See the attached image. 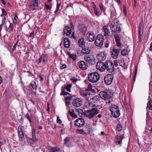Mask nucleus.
Returning a JSON list of instances; mask_svg holds the SVG:
<instances>
[{"mask_svg":"<svg viewBox=\"0 0 152 152\" xmlns=\"http://www.w3.org/2000/svg\"><path fill=\"white\" fill-rule=\"evenodd\" d=\"M92 106L94 107H95L92 108L91 110H88V111L90 112V114H96L99 113V110L97 108L96 105L95 104H93Z\"/></svg>","mask_w":152,"mask_h":152,"instance_id":"19","label":"nucleus"},{"mask_svg":"<svg viewBox=\"0 0 152 152\" xmlns=\"http://www.w3.org/2000/svg\"><path fill=\"white\" fill-rule=\"evenodd\" d=\"M45 7L46 9L50 10L51 7V6L49 5H48L45 4Z\"/></svg>","mask_w":152,"mask_h":152,"instance_id":"57","label":"nucleus"},{"mask_svg":"<svg viewBox=\"0 0 152 152\" xmlns=\"http://www.w3.org/2000/svg\"><path fill=\"white\" fill-rule=\"evenodd\" d=\"M95 12L96 15L97 16H99V14L97 10H95Z\"/></svg>","mask_w":152,"mask_h":152,"instance_id":"62","label":"nucleus"},{"mask_svg":"<svg viewBox=\"0 0 152 152\" xmlns=\"http://www.w3.org/2000/svg\"><path fill=\"white\" fill-rule=\"evenodd\" d=\"M95 115H85L86 117H88L89 118H91L94 117Z\"/></svg>","mask_w":152,"mask_h":152,"instance_id":"46","label":"nucleus"},{"mask_svg":"<svg viewBox=\"0 0 152 152\" xmlns=\"http://www.w3.org/2000/svg\"><path fill=\"white\" fill-rule=\"evenodd\" d=\"M70 115L73 118H77V115Z\"/></svg>","mask_w":152,"mask_h":152,"instance_id":"64","label":"nucleus"},{"mask_svg":"<svg viewBox=\"0 0 152 152\" xmlns=\"http://www.w3.org/2000/svg\"><path fill=\"white\" fill-rule=\"evenodd\" d=\"M25 132H18L19 140L23 141L24 138V134Z\"/></svg>","mask_w":152,"mask_h":152,"instance_id":"27","label":"nucleus"},{"mask_svg":"<svg viewBox=\"0 0 152 152\" xmlns=\"http://www.w3.org/2000/svg\"><path fill=\"white\" fill-rule=\"evenodd\" d=\"M103 30L104 32V35L107 36L109 35V34L110 33V31L107 28V26H104L103 27Z\"/></svg>","mask_w":152,"mask_h":152,"instance_id":"26","label":"nucleus"},{"mask_svg":"<svg viewBox=\"0 0 152 152\" xmlns=\"http://www.w3.org/2000/svg\"><path fill=\"white\" fill-rule=\"evenodd\" d=\"M115 42H116L117 46L118 47H120L121 46V43L120 42V40H116Z\"/></svg>","mask_w":152,"mask_h":152,"instance_id":"41","label":"nucleus"},{"mask_svg":"<svg viewBox=\"0 0 152 152\" xmlns=\"http://www.w3.org/2000/svg\"><path fill=\"white\" fill-rule=\"evenodd\" d=\"M95 35L92 32H89L86 34V39L88 40L89 42L93 41L95 39Z\"/></svg>","mask_w":152,"mask_h":152,"instance_id":"15","label":"nucleus"},{"mask_svg":"<svg viewBox=\"0 0 152 152\" xmlns=\"http://www.w3.org/2000/svg\"><path fill=\"white\" fill-rule=\"evenodd\" d=\"M119 21L117 19H115L114 22L112 23L110 26V29L112 31L114 32H120L121 31V29L120 26H118Z\"/></svg>","mask_w":152,"mask_h":152,"instance_id":"2","label":"nucleus"},{"mask_svg":"<svg viewBox=\"0 0 152 152\" xmlns=\"http://www.w3.org/2000/svg\"><path fill=\"white\" fill-rule=\"evenodd\" d=\"M79 66L80 68L83 70H86L87 67V63L83 61H80L78 62Z\"/></svg>","mask_w":152,"mask_h":152,"instance_id":"18","label":"nucleus"},{"mask_svg":"<svg viewBox=\"0 0 152 152\" xmlns=\"http://www.w3.org/2000/svg\"><path fill=\"white\" fill-rule=\"evenodd\" d=\"M77 134H85L86 133L82 129H77Z\"/></svg>","mask_w":152,"mask_h":152,"instance_id":"35","label":"nucleus"},{"mask_svg":"<svg viewBox=\"0 0 152 152\" xmlns=\"http://www.w3.org/2000/svg\"><path fill=\"white\" fill-rule=\"evenodd\" d=\"M64 93H65L64 90H63V91H62V92L61 93L60 95H63L64 96L66 95V94H65Z\"/></svg>","mask_w":152,"mask_h":152,"instance_id":"61","label":"nucleus"},{"mask_svg":"<svg viewBox=\"0 0 152 152\" xmlns=\"http://www.w3.org/2000/svg\"><path fill=\"white\" fill-rule=\"evenodd\" d=\"M120 115H113V116L115 118H116L119 117Z\"/></svg>","mask_w":152,"mask_h":152,"instance_id":"63","label":"nucleus"},{"mask_svg":"<svg viewBox=\"0 0 152 152\" xmlns=\"http://www.w3.org/2000/svg\"><path fill=\"white\" fill-rule=\"evenodd\" d=\"M39 6L38 0H32L31 2L29 9L31 10L34 11L36 10V7Z\"/></svg>","mask_w":152,"mask_h":152,"instance_id":"11","label":"nucleus"},{"mask_svg":"<svg viewBox=\"0 0 152 152\" xmlns=\"http://www.w3.org/2000/svg\"><path fill=\"white\" fill-rule=\"evenodd\" d=\"M147 107L150 110L152 109V100H150L148 102L147 104Z\"/></svg>","mask_w":152,"mask_h":152,"instance_id":"34","label":"nucleus"},{"mask_svg":"<svg viewBox=\"0 0 152 152\" xmlns=\"http://www.w3.org/2000/svg\"><path fill=\"white\" fill-rule=\"evenodd\" d=\"M121 48V47L117 48L116 46L113 47V49L112 51V57L114 58L115 59L118 56Z\"/></svg>","mask_w":152,"mask_h":152,"instance_id":"8","label":"nucleus"},{"mask_svg":"<svg viewBox=\"0 0 152 152\" xmlns=\"http://www.w3.org/2000/svg\"><path fill=\"white\" fill-rule=\"evenodd\" d=\"M96 68L101 71H103L105 69V63L102 62H98L96 64Z\"/></svg>","mask_w":152,"mask_h":152,"instance_id":"17","label":"nucleus"},{"mask_svg":"<svg viewBox=\"0 0 152 152\" xmlns=\"http://www.w3.org/2000/svg\"><path fill=\"white\" fill-rule=\"evenodd\" d=\"M34 31H32L30 35V37H31L32 38L34 37Z\"/></svg>","mask_w":152,"mask_h":152,"instance_id":"56","label":"nucleus"},{"mask_svg":"<svg viewBox=\"0 0 152 152\" xmlns=\"http://www.w3.org/2000/svg\"><path fill=\"white\" fill-rule=\"evenodd\" d=\"M100 97L104 100H106L111 98L112 94L110 92L104 91H100L99 94Z\"/></svg>","mask_w":152,"mask_h":152,"instance_id":"3","label":"nucleus"},{"mask_svg":"<svg viewBox=\"0 0 152 152\" xmlns=\"http://www.w3.org/2000/svg\"><path fill=\"white\" fill-rule=\"evenodd\" d=\"M109 72H112L114 70L113 63L110 61H107L105 63V69Z\"/></svg>","mask_w":152,"mask_h":152,"instance_id":"6","label":"nucleus"},{"mask_svg":"<svg viewBox=\"0 0 152 152\" xmlns=\"http://www.w3.org/2000/svg\"><path fill=\"white\" fill-rule=\"evenodd\" d=\"M76 111L78 112V113L80 114H86L85 113H84L82 110H76Z\"/></svg>","mask_w":152,"mask_h":152,"instance_id":"45","label":"nucleus"},{"mask_svg":"<svg viewBox=\"0 0 152 152\" xmlns=\"http://www.w3.org/2000/svg\"><path fill=\"white\" fill-rule=\"evenodd\" d=\"M2 10V14H3L4 15L6 16L7 15V12L4 9H1Z\"/></svg>","mask_w":152,"mask_h":152,"instance_id":"52","label":"nucleus"},{"mask_svg":"<svg viewBox=\"0 0 152 152\" xmlns=\"http://www.w3.org/2000/svg\"><path fill=\"white\" fill-rule=\"evenodd\" d=\"M70 139V137H66L64 140V143L66 144L67 142H68Z\"/></svg>","mask_w":152,"mask_h":152,"instance_id":"40","label":"nucleus"},{"mask_svg":"<svg viewBox=\"0 0 152 152\" xmlns=\"http://www.w3.org/2000/svg\"><path fill=\"white\" fill-rule=\"evenodd\" d=\"M68 54L69 55V57L73 60H75L76 59L77 56L76 55L74 54H71L69 52L68 53Z\"/></svg>","mask_w":152,"mask_h":152,"instance_id":"30","label":"nucleus"},{"mask_svg":"<svg viewBox=\"0 0 152 152\" xmlns=\"http://www.w3.org/2000/svg\"><path fill=\"white\" fill-rule=\"evenodd\" d=\"M116 129L117 131V133H120L121 134V132H124L122 130V125L120 124H118L117 125Z\"/></svg>","mask_w":152,"mask_h":152,"instance_id":"25","label":"nucleus"},{"mask_svg":"<svg viewBox=\"0 0 152 152\" xmlns=\"http://www.w3.org/2000/svg\"><path fill=\"white\" fill-rule=\"evenodd\" d=\"M69 114H74V112L73 110L72 109H70L69 110Z\"/></svg>","mask_w":152,"mask_h":152,"instance_id":"53","label":"nucleus"},{"mask_svg":"<svg viewBox=\"0 0 152 152\" xmlns=\"http://www.w3.org/2000/svg\"><path fill=\"white\" fill-rule=\"evenodd\" d=\"M60 6V4H58V3H57V4L56 9V10L55 12V13L56 12L59 10V8Z\"/></svg>","mask_w":152,"mask_h":152,"instance_id":"49","label":"nucleus"},{"mask_svg":"<svg viewBox=\"0 0 152 152\" xmlns=\"http://www.w3.org/2000/svg\"><path fill=\"white\" fill-rule=\"evenodd\" d=\"M100 98L98 96H94L90 100V103H89V105L92 103H97L99 100Z\"/></svg>","mask_w":152,"mask_h":152,"instance_id":"22","label":"nucleus"},{"mask_svg":"<svg viewBox=\"0 0 152 152\" xmlns=\"http://www.w3.org/2000/svg\"><path fill=\"white\" fill-rule=\"evenodd\" d=\"M64 46L66 48H69L70 46V41L69 39L67 37L64 39Z\"/></svg>","mask_w":152,"mask_h":152,"instance_id":"24","label":"nucleus"},{"mask_svg":"<svg viewBox=\"0 0 152 152\" xmlns=\"http://www.w3.org/2000/svg\"><path fill=\"white\" fill-rule=\"evenodd\" d=\"M72 84H67L66 86H65L64 89H66L67 91H70V88L72 87Z\"/></svg>","mask_w":152,"mask_h":152,"instance_id":"33","label":"nucleus"},{"mask_svg":"<svg viewBox=\"0 0 152 152\" xmlns=\"http://www.w3.org/2000/svg\"><path fill=\"white\" fill-rule=\"evenodd\" d=\"M18 18V17L16 15H15L14 16V18L13 20V22L14 23H16L17 22L16 18Z\"/></svg>","mask_w":152,"mask_h":152,"instance_id":"47","label":"nucleus"},{"mask_svg":"<svg viewBox=\"0 0 152 152\" xmlns=\"http://www.w3.org/2000/svg\"><path fill=\"white\" fill-rule=\"evenodd\" d=\"M17 44V42H16L15 44L13 46L12 48V50L13 51L15 50L16 49V47Z\"/></svg>","mask_w":152,"mask_h":152,"instance_id":"59","label":"nucleus"},{"mask_svg":"<svg viewBox=\"0 0 152 152\" xmlns=\"http://www.w3.org/2000/svg\"><path fill=\"white\" fill-rule=\"evenodd\" d=\"M64 32L67 36H69L71 34V30L70 28L68 26H66L64 29Z\"/></svg>","mask_w":152,"mask_h":152,"instance_id":"20","label":"nucleus"},{"mask_svg":"<svg viewBox=\"0 0 152 152\" xmlns=\"http://www.w3.org/2000/svg\"><path fill=\"white\" fill-rule=\"evenodd\" d=\"M121 133H117V136L115 138V143L118 145L121 144V142L124 137V132H121Z\"/></svg>","mask_w":152,"mask_h":152,"instance_id":"9","label":"nucleus"},{"mask_svg":"<svg viewBox=\"0 0 152 152\" xmlns=\"http://www.w3.org/2000/svg\"><path fill=\"white\" fill-rule=\"evenodd\" d=\"M121 54L123 56H125L128 54V51L126 49H123L121 52Z\"/></svg>","mask_w":152,"mask_h":152,"instance_id":"38","label":"nucleus"},{"mask_svg":"<svg viewBox=\"0 0 152 152\" xmlns=\"http://www.w3.org/2000/svg\"><path fill=\"white\" fill-rule=\"evenodd\" d=\"M85 122L83 118H78L75 121V125L77 127H81L83 126Z\"/></svg>","mask_w":152,"mask_h":152,"instance_id":"14","label":"nucleus"},{"mask_svg":"<svg viewBox=\"0 0 152 152\" xmlns=\"http://www.w3.org/2000/svg\"><path fill=\"white\" fill-rule=\"evenodd\" d=\"M18 132H25L24 127L22 126H19L18 128Z\"/></svg>","mask_w":152,"mask_h":152,"instance_id":"32","label":"nucleus"},{"mask_svg":"<svg viewBox=\"0 0 152 152\" xmlns=\"http://www.w3.org/2000/svg\"><path fill=\"white\" fill-rule=\"evenodd\" d=\"M81 94L82 96L87 97L88 96L90 95V93H88L87 91H85L81 92Z\"/></svg>","mask_w":152,"mask_h":152,"instance_id":"31","label":"nucleus"},{"mask_svg":"<svg viewBox=\"0 0 152 152\" xmlns=\"http://www.w3.org/2000/svg\"><path fill=\"white\" fill-rule=\"evenodd\" d=\"M81 51L84 54H89L91 51L90 48L89 47H86L82 49Z\"/></svg>","mask_w":152,"mask_h":152,"instance_id":"23","label":"nucleus"},{"mask_svg":"<svg viewBox=\"0 0 152 152\" xmlns=\"http://www.w3.org/2000/svg\"><path fill=\"white\" fill-rule=\"evenodd\" d=\"M72 105L75 107H79L82 105V102L81 99L78 98L74 99L72 102Z\"/></svg>","mask_w":152,"mask_h":152,"instance_id":"12","label":"nucleus"},{"mask_svg":"<svg viewBox=\"0 0 152 152\" xmlns=\"http://www.w3.org/2000/svg\"><path fill=\"white\" fill-rule=\"evenodd\" d=\"M59 149L57 148H51L50 150L51 152H57L59 151Z\"/></svg>","mask_w":152,"mask_h":152,"instance_id":"37","label":"nucleus"},{"mask_svg":"<svg viewBox=\"0 0 152 152\" xmlns=\"http://www.w3.org/2000/svg\"><path fill=\"white\" fill-rule=\"evenodd\" d=\"M84 58L85 61L92 65H94L96 63L95 57L92 55L86 56Z\"/></svg>","mask_w":152,"mask_h":152,"instance_id":"5","label":"nucleus"},{"mask_svg":"<svg viewBox=\"0 0 152 152\" xmlns=\"http://www.w3.org/2000/svg\"><path fill=\"white\" fill-rule=\"evenodd\" d=\"M124 13L125 14V15H126V7L125 6H124Z\"/></svg>","mask_w":152,"mask_h":152,"instance_id":"60","label":"nucleus"},{"mask_svg":"<svg viewBox=\"0 0 152 152\" xmlns=\"http://www.w3.org/2000/svg\"><path fill=\"white\" fill-rule=\"evenodd\" d=\"M110 110L111 112V114H120L118 107L115 105H112Z\"/></svg>","mask_w":152,"mask_h":152,"instance_id":"13","label":"nucleus"},{"mask_svg":"<svg viewBox=\"0 0 152 152\" xmlns=\"http://www.w3.org/2000/svg\"><path fill=\"white\" fill-rule=\"evenodd\" d=\"M26 137L27 141V142L30 144H34L35 143L37 140L36 137L34 134H32V137Z\"/></svg>","mask_w":152,"mask_h":152,"instance_id":"16","label":"nucleus"},{"mask_svg":"<svg viewBox=\"0 0 152 152\" xmlns=\"http://www.w3.org/2000/svg\"><path fill=\"white\" fill-rule=\"evenodd\" d=\"M100 78L99 74L96 72H91L88 74V79L90 82L95 83L97 82Z\"/></svg>","mask_w":152,"mask_h":152,"instance_id":"1","label":"nucleus"},{"mask_svg":"<svg viewBox=\"0 0 152 152\" xmlns=\"http://www.w3.org/2000/svg\"><path fill=\"white\" fill-rule=\"evenodd\" d=\"M61 69H64L66 67V65L65 64H62V66H61Z\"/></svg>","mask_w":152,"mask_h":152,"instance_id":"54","label":"nucleus"},{"mask_svg":"<svg viewBox=\"0 0 152 152\" xmlns=\"http://www.w3.org/2000/svg\"><path fill=\"white\" fill-rule=\"evenodd\" d=\"M48 55L46 54H43L39 58L37 64H40L42 63L44 64L48 61Z\"/></svg>","mask_w":152,"mask_h":152,"instance_id":"7","label":"nucleus"},{"mask_svg":"<svg viewBox=\"0 0 152 152\" xmlns=\"http://www.w3.org/2000/svg\"><path fill=\"white\" fill-rule=\"evenodd\" d=\"M99 6L100 9L102 10H103V5L101 4H99Z\"/></svg>","mask_w":152,"mask_h":152,"instance_id":"58","label":"nucleus"},{"mask_svg":"<svg viewBox=\"0 0 152 152\" xmlns=\"http://www.w3.org/2000/svg\"><path fill=\"white\" fill-rule=\"evenodd\" d=\"M97 58L100 61L104 60L106 58V56L103 52H100L96 56Z\"/></svg>","mask_w":152,"mask_h":152,"instance_id":"21","label":"nucleus"},{"mask_svg":"<svg viewBox=\"0 0 152 152\" xmlns=\"http://www.w3.org/2000/svg\"><path fill=\"white\" fill-rule=\"evenodd\" d=\"M66 104V105H69L70 104V101L68 100H65Z\"/></svg>","mask_w":152,"mask_h":152,"instance_id":"55","label":"nucleus"},{"mask_svg":"<svg viewBox=\"0 0 152 152\" xmlns=\"http://www.w3.org/2000/svg\"><path fill=\"white\" fill-rule=\"evenodd\" d=\"M84 40L83 38L80 39L77 42L78 45L80 47H82L85 45Z\"/></svg>","mask_w":152,"mask_h":152,"instance_id":"28","label":"nucleus"},{"mask_svg":"<svg viewBox=\"0 0 152 152\" xmlns=\"http://www.w3.org/2000/svg\"><path fill=\"white\" fill-rule=\"evenodd\" d=\"M113 76L112 75L108 74L104 77V80L105 83L107 85L110 84L113 81Z\"/></svg>","mask_w":152,"mask_h":152,"instance_id":"10","label":"nucleus"},{"mask_svg":"<svg viewBox=\"0 0 152 152\" xmlns=\"http://www.w3.org/2000/svg\"><path fill=\"white\" fill-rule=\"evenodd\" d=\"M31 86L32 87L33 89L36 90L37 86L36 83L35 82H32L31 84Z\"/></svg>","mask_w":152,"mask_h":152,"instance_id":"36","label":"nucleus"},{"mask_svg":"<svg viewBox=\"0 0 152 152\" xmlns=\"http://www.w3.org/2000/svg\"><path fill=\"white\" fill-rule=\"evenodd\" d=\"M118 62L120 65L121 66H123L125 65V63L123 59L119 60Z\"/></svg>","mask_w":152,"mask_h":152,"instance_id":"39","label":"nucleus"},{"mask_svg":"<svg viewBox=\"0 0 152 152\" xmlns=\"http://www.w3.org/2000/svg\"><path fill=\"white\" fill-rule=\"evenodd\" d=\"M70 80L73 83H76L78 80L77 79L75 78V77H73L71 78Z\"/></svg>","mask_w":152,"mask_h":152,"instance_id":"44","label":"nucleus"},{"mask_svg":"<svg viewBox=\"0 0 152 152\" xmlns=\"http://www.w3.org/2000/svg\"><path fill=\"white\" fill-rule=\"evenodd\" d=\"M104 40L103 36L102 34H98L96 38L95 44L97 46L101 47L103 44Z\"/></svg>","mask_w":152,"mask_h":152,"instance_id":"4","label":"nucleus"},{"mask_svg":"<svg viewBox=\"0 0 152 152\" xmlns=\"http://www.w3.org/2000/svg\"><path fill=\"white\" fill-rule=\"evenodd\" d=\"M26 117L29 120L30 123L31 122L32 119L31 118L30 116L28 115H26Z\"/></svg>","mask_w":152,"mask_h":152,"instance_id":"51","label":"nucleus"},{"mask_svg":"<svg viewBox=\"0 0 152 152\" xmlns=\"http://www.w3.org/2000/svg\"><path fill=\"white\" fill-rule=\"evenodd\" d=\"M72 99V96H67L65 98V100H69L70 101L71 100V99Z\"/></svg>","mask_w":152,"mask_h":152,"instance_id":"48","label":"nucleus"},{"mask_svg":"<svg viewBox=\"0 0 152 152\" xmlns=\"http://www.w3.org/2000/svg\"><path fill=\"white\" fill-rule=\"evenodd\" d=\"M143 26L142 25V22H140V28H139V36H141L143 34Z\"/></svg>","mask_w":152,"mask_h":152,"instance_id":"29","label":"nucleus"},{"mask_svg":"<svg viewBox=\"0 0 152 152\" xmlns=\"http://www.w3.org/2000/svg\"><path fill=\"white\" fill-rule=\"evenodd\" d=\"M9 29H10L11 31H13V27L12 23H10V25L8 28Z\"/></svg>","mask_w":152,"mask_h":152,"instance_id":"42","label":"nucleus"},{"mask_svg":"<svg viewBox=\"0 0 152 152\" xmlns=\"http://www.w3.org/2000/svg\"><path fill=\"white\" fill-rule=\"evenodd\" d=\"M114 38L115 41L120 40L118 35L116 33L114 34Z\"/></svg>","mask_w":152,"mask_h":152,"instance_id":"43","label":"nucleus"},{"mask_svg":"<svg viewBox=\"0 0 152 152\" xmlns=\"http://www.w3.org/2000/svg\"><path fill=\"white\" fill-rule=\"evenodd\" d=\"M57 122L59 124H61L62 122V121L60 119L59 117L58 116L57 117Z\"/></svg>","mask_w":152,"mask_h":152,"instance_id":"50","label":"nucleus"}]
</instances>
